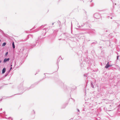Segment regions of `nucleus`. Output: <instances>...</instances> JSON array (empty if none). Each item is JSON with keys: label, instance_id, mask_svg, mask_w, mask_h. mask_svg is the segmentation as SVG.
Segmentation results:
<instances>
[{"label": "nucleus", "instance_id": "8", "mask_svg": "<svg viewBox=\"0 0 120 120\" xmlns=\"http://www.w3.org/2000/svg\"><path fill=\"white\" fill-rule=\"evenodd\" d=\"M105 32V30L104 29H101V34H102V35H103V34H104L103 35H104Z\"/></svg>", "mask_w": 120, "mask_h": 120}, {"label": "nucleus", "instance_id": "35", "mask_svg": "<svg viewBox=\"0 0 120 120\" xmlns=\"http://www.w3.org/2000/svg\"><path fill=\"white\" fill-rule=\"evenodd\" d=\"M90 112H88V114H90Z\"/></svg>", "mask_w": 120, "mask_h": 120}, {"label": "nucleus", "instance_id": "26", "mask_svg": "<svg viewBox=\"0 0 120 120\" xmlns=\"http://www.w3.org/2000/svg\"><path fill=\"white\" fill-rule=\"evenodd\" d=\"M32 36V35H30L29 36V35H28L27 36V37L28 38H29V36Z\"/></svg>", "mask_w": 120, "mask_h": 120}, {"label": "nucleus", "instance_id": "2", "mask_svg": "<svg viewBox=\"0 0 120 120\" xmlns=\"http://www.w3.org/2000/svg\"><path fill=\"white\" fill-rule=\"evenodd\" d=\"M110 102H109V103L108 104L106 105V106L108 107V106H109V108L110 109V111L111 110V109H114V108L113 107V106H112V105L113 104V103L112 102V101H109Z\"/></svg>", "mask_w": 120, "mask_h": 120}, {"label": "nucleus", "instance_id": "42", "mask_svg": "<svg viewBox=\"0 0 120 120\" xmlns=\"http://www.w3.org/2000/svg\"><path fill=\"white\" fill-rule=\"evenodd\" d=\"M71 26H72V22H71Z\"/></svg>", "mask_w": 120, "mask_h": 120}, {"label": "nucleus", "instance_id": "23", "mask_svg": "<svg viewBox=\"0 0 120 120\" xmlns=\"http://www.w3.org/2000/svg\"><path fill=\"white\" fill-rule=\"evenodd\" d=\"M35 46V44L34 45V44L33 45H31V46L32 48H33V47H34V46Z\"/></svg>", "mask_w": 120, "mask_h": 120}, {"label": "nucleus", "instance_id": "44", "mask_svg": "<svg viewBox=\"0 0 120 120\" xmlns=\"http://www.w3.org/2000/svg\"><path fill=\"white\" fill-rule=\"evenodd\" d=\"M53 24H54V23H52V25H53Z\"/></svg>", "mask_w": 120, "mask_h": 120}, {"label": "nucleus", "instance_id": "33", "mask_svg": "<svg viewBox=\"0 0 120 120\" xmlns=\"http://www.w3.org/2000/svg\"><path fill=\"white\" fill-rule=\"evenodd\" d=\"M118 57H119V56H117V60L118 59Z\"/></svg>", "mask_w": 120, "mask_h": 120}, {"label": "nucleus", "instance_id": "10", "mask_svg": "<svg viewBox=\"0 0 120 120\" xmlns=\"http://www.w3.org/2000/svg\"><path fill=\"white\" fill-rule=\"evenodd\" d=\"M112 65H110L109 64V62H108L107 64H106V66H105V68H108L109 67H110L112 66Z\"/></svg>", "mask_w": 120, "mask_h": 120}, {"label": "nucleus", "instance_id": "21", "mask_svg": "<svg viewBox=\"0 0 120 120\" xmlns=\"http://www.w3.org/2000/svg\"><path fill=\"white\" fill-rule=\"evenodd\" d=\"M8 119L9 120H12V118H11L10 117H9L8 118Z\"/></svg>", "mask_w": 120, "mask_h": 120}, {"label": "nucleus", "instance_id": "1", "mask_svg": "<svg viewBox=\"0 0 120 120\" xmlns=\"http://www.w3.org/2000/svg\"><path fill=\"white\" fill-rule=\"evenodd\" d=\"M44 25H42L39 28V30L41 29V30H42V35L43 36L45 35L46 33L49 30L48 28H44Z\"/></svg>", "mask_w": 120, "mask_h": 120}, {"label": "nucleus", "instance_id": "45", "mask_svg": "<svg viewBox=\"0 0 120 120\" xmlns=\"http://www.w3.org/2000/svg\"><path fill=\"white\" fill-rule=\"evenodd\" d=\"M1 41V40L0 39V42Z\"/></svg>", "mask_w": 120, "mask_h": 120}, {"label": "nucleus", "instance_id": "50", "mask_svg": "<svg viewBox=\"0 0 120 120\" xmlns=\"http://www.w3.org/2000/svg\"><path fill=\"white\" fill-rule=\"evenodd\" d=\"M45 73H44V75H45Z\"/></svg>", "mask_w": 120, "mask_h": 120}, {"label": "nucleus", "instance_id": "24", "mask_svg": "<svg viewBox=\"0 0 120 120\" xmlns=\"http://www.w3.org/2000/svg\"><path fill=\"white\" fill-rule=\"evenodd\" d=\"M59 60L58 59L57 61V65H58V63L59 61Z\"/></svg>", "mask_w": 120, "mask_h": 120}, {"label": "nucleus", "instance_id": "5", "mask_svg": "<svg viewBox=\"0 0 120 120\" xmlns=\"http://www.w3.org/2000/svg\"><path fill=\"white\" fill-rule=\"evenodd\" d=\"M85 62L83 61L82 63H81L80 66L82 68H84L86 67V65L85 63Z\"/></svg>", "mask_w": 120, "mask_h": 120}, {"label": "nucleus", "instance_id": "13", "mask_svg": "<svg viewBox=\"0 0 120 120\" xmlns=\"http://www.w3.org/2000/svg\"><path fill=\"white\" fill-rule=\"evenodd\" d=\"M12 46L13 49H15V45L14 44V42H12Z\"/></svg>", "mask_w": 120, "mask_h": 120}, {"label": "nucleus", "instance_id": "9", "mask_svg": "<svg viewBox=\"0 0 120 120\" xmlns=\"http://www.w3.org/2000/svg\"><path fill=\"white\" fill-rule=\"evenodd\" d=\"M10 60V58H5L3 62L4 63H6L7 61H9Z\"/></svg>", "mask_w": 120, "mask_h": 120}, {"label": "nucleus", "instance_id": "51", "mask_svg": "<svg viewBox=\"0 0 120 120\" xmlns=\"http://www.w3.org/2000/svg\"><path fill=\"white\" fill-rule=\"evenodd\" d=\"M104 109H105V108H104Z\"/></svg>", "mask_w": 120, "mask_h": 120}, {"label": "nucleus", "instance_id": "7", "mask_svg": "<svg viewBox=\"0 0 120 120\" xmlns=\"http://www.w3.org/2000/svg\"><path fill=\"white\" fill-rule=\"evenodd\" d=\"M88 33L89 34L93 35H94L96 34L95 32L93 31H91L90 32H88Z\"/></svg>", "mask_w": 120, "mask_h": 120}, {"label": "nucleus", "instance_id": "39", "mask_svg": "<svg viewBox=\"0 0 120 120\" xmlns=\"http://www.w3.org/2000/svg\"><path fill=\"white\" fill-rule=\"evenodd\" d=\"M59 39V40H61V39Z\"/></svg>", "mask_w": 120, "mask_h": 120}, {"label": "nucleus", "instance_id": "12", "mask_svg": "<svg viewBox=\"0 0 120 120\" xmlns=\"http://www.w3.org/2000/svg\"><path fill=\"white\" fill-rule=\"evenodd\" d=\"M39 81H38L35 82L34 84H32L31 86V87L34 86L36 84H37L39 82Z\"/></svg>", "mask_w": 120, "mask_h": 120}, {"label": "nucleus", "instance_id": "43", "mask_svg": "<svg viewBox=\"0 0 120 120\" xmlns=\"http://www.w3.org/2000/svg\"><path fill=\"white\" fill-rule=\"evenodd\" d=\"M1 61L0 60V62L1 63Z\"/></svg>", "mask_w": 120, "mask_h": 120}, {"label": "nucleus", "instance_id": "6", "mask_svg": "<svg viewBox=\"0 0 120 120\" xmlns=\"http://www.w3.org/2000/svg\"><path fill=\"white\" fill-rule=\"evenodd\" d=\"M23 83H21L20 86H19V89L20 90H23Z\"/></svg>", "mask_w": 120, "mask_h": 120}, {"label": "nucleus", "instance_id": "49", "mask_svg": "<svg viewBox=\"0 0 120 120\" xmlns=\"http://www.w3.org/2000/svg\"><path fill=\"white\" fill-rule=\"evenodd\" d=\"M94 30V31H95V30H94H94Z\"/></svg>", "mask_w": 120, "mask_h": 120}, {"label": "nucleus", "instance_id": "15", "mask_svg": "<svg viewBox=\"0 0 120 120\" xmlns=\"http://www.w3.org/2000/svg\"><path fill=\"white\" fill-rule=\"evenodd\" d=\"M67 104H68L67 103L66 104H65V105H64L63 106H62V108H65L66 107V106L67 105Z\"/></svg>", "mask_w": 120, "mask_h": 120}, {"label": "nucleus", "instance_id": "17", "mask_svg": "<svg viewBox=\"0 0 120 120\" xmlns=\"http://www.w3.org/2000/svg\"><path fill=\"white\" fill-rule=\"evenodd\" d=\"M85 25V24H84L83 25H79V26H78V27H82L83 25Z\"/></svg>", "mask_w": 120, "mask_h": 120}, {"label": "nucleus", "instance_id": "52", "mask_svg": "<svg viewBox=\"0 0 120 120\" xmlns=\"http://www.w3.org/2000/svg\"><path fill=\"white\" fill-rule=\"evenodd\" d=\"M22 94V93L21 94Z\"/></svg>", "mask_w": 120, "mask_h": 120}, {"label": "nucleus", "instance_id": "14", "mask_svg": "<svg viewBox=\"0 0 120 120\" xmlns=\"http://www.w3.org/2000/svg\"><path fill=\"white\" fill-rule=\"evenodd\" d=\"M91 87L93 88H94V86L93 84V82H91Z\"/></svg>", "mask_w": 120, "mask_h": 120}, {"label": "nucleus", "instance_id": "18", "mask_svg": "<svg viewBox=\"0 0 120 120\" xmlns=\"http://www.w3.org/2000/svg\"><path fill=\"white\" fill-rule=\"evenodd\" d=\"M6 42H5L2 45V46H5L6 45Z\"/></svg>", "mask_w": 120, "mask_h": 120}, {"label": "nucleus", "instance_id": "11", "mask_svg": "<svg viewBox=\"0 0 120 120\" xmlns=\"http://www.w3.org/2000/svg\"><path fill=\"white\" fill-rule=\"evenodd\" d=\"M6 70V68H4L2 70V73L4 74Z\"/></svg>", "mask_w": 120, "mask_h": 120}, {"label": "nucleus", "instance_id": "40", "mask_svg": "<svg viewBox=\"0 0 120 120\" xmlns=\"http://www.w3.org/2000/svg\"><path fill=\"white\" fill-rule=\"evenodd\" d=\"M76 29L77 30H78V29H79V28H76Z\"/></svg>", "mask_w": 120, "mask_h": 120}, {"label": "nucleus", "instance_id": "19", "mask_svg": "<svg viewBox=\"0 0 120 120\" xmlns=\"http://www.w3.org/2000/svg\"><path fill=\"white\" fill-rule=\"evenodd\" d=\"M9 72L8 71V72L6 73V74L5 76V77H6L7 75Z\"/></svg>", "mask_w": 120, "mask_h": 120}, {"label": "nucleus", "instance_id": "34", "mask_svg": "<svg viewBox=\"0 0 120 120\" xmlns=\"http://www.w3.org/2000/svg\"><path fill=\"white\" fill-rule=\"evenodd\" d=\"M2 110V108H1V109H0V111H1V110Z\"/></svg>", "mask_w": 120, "mask_h": 120}, {"label": "nucleus", "instance_id": "20", "mask_svg": "<svg viewBox=\"0 0 120 120\" xmlns=\"http://www.w3.org/2000/svg\"><path fill=\"white\" fill-rule=\"evenodd\" d=\"M35 42L36 43H39V41L38 40V39Z\"/></svg>", "mask_w": 120, "mask_h": 120}, {"label": "nucleus", "instance_id": "4", "mask_svg": "<svg viewBox=\"0 0 120 120\" xmlns=\"http://www.w3.org/2000/svg\"><path fill=\"white\" fill-rule=\"evenodd\" d=\"M86 27L87 28H86L82 29V30L84 31H87L91 30V28L89 24H87Z\"/></svg>", "mask_w": 120, "mask_h": 120}, {"label": "nucleus", "instance_id": "28", "mask_svg": "<svg viewBox=\"0 0 120 120\" xmlns=\"http://www.w3.org/2000/svg\"><path fill=\"white\" fill-rule=\"evenodd\" d=\"M33 111L34 112H33V114H35V111L34 110H33Z\"/></svg>", "mask_w": 120, "mask_h": 120}, {"label": "nucleus", "instance_id": "25", "mask_svg": "<svg viewBox=\"0 0 120 120\" xmlns=\"http://www.w3.org/2000/svg\"><path fill=\"white\" fill-rule=\"evenodd\" d=\"M38 30H35L33 31L34 32H36L38 31Z\"/></svg>", "mask_w": 120, "mask_h": 120}, {"label": "nucleus", "instance_id": "41", "mask_svg": "<svg viewBox=\"0 0 120 120\" xmlns=\"http://www.w3.org/2000/svg\"><path fill=\"white\" fill-rule=\"evenodd\" d=\"M111 18V19H112V17H111V18Z\"/></svg>", "mask_w": 120, "mask_h": 120}, {"label": "nucleus", "instance_id": "30", "mask_svg": "<svg viewBox=\"0 0 120 120\" xmlns=\"http://www.w3.org/2000/svg\"><path fill=\"white\" fill-rule=\"evenodd\" d=\"M77 111L78 112H79V113H80V111H79V109H77Z\"/></svg>", "mask_w": 120, "mask_h": 120}, {"label": "nucleus", "instance_id": "37", "mask_svg": "<svg viewBox=\"0 0 120 120\" xmlns=\"http://www.w3.org/2000/svg\"><path fill=\"white\" fill-rule=\"evenodd\" d=\"M66 34V33H65V34L64 33V34H63L64 35L65 34Z\"/></svg>", "mask_w": 120, "mask_h": 120}, {"label": "nucleus", "instance_id": "3", "mask_svg": "<svg viewBox=\"0 0 120 120\" xmlns=\"http://www.w3.org/2000/svg\"><path fill=\"white\" fill-rule=\"evenodd\" d=\"M94 16L95 18L97 19H99L101 17L100 14L98 13H95Z\"/></svg>", "mask_w": 120, "mask_h": 120}, {"label": "nucleus", "instance_id": "16", "mask_svg": "<svg viewBox=\"0 0 120 120\" xmlns=\"http://www.w3.org/2000/svg\"><path fill=\"white\" fill-rule=\"evenodd\" d=\"M11 66V67L10 68V69L8 71V72H9L10 71V70L11 69H12V67H11L12 66V64H11V65H10Z\"/></svg>", "mask_w": 120, "mask_h": 120}, {"label": "nucleus", "instance_id": "48", "mask_svg": "<svg viewBox=\"0 0 120 120\" xmlns=\"http://www.w3.org/2000/svg\"><path fill=\"white\" fill-rule=\"evenodd\" d=\"M39 70L38 71V72H39Z\"/></svg>", "mask_w": 120, "mask_h": 120}, {"label": "nucleus", "instance_id": "29", "mask_svg": "<svg viewBox=\"0 0 120 120\" xmlns=\"http://www.w3.org/2000/svg\"><path fill=\"white\" fill-rule=\"evenodd\" d=\"M96 43H97V42H93V43H92L91 44L92 45V44H94V43L96 44Z\"/></svg>", "mask_w": 120, "mask_h": 120}, {"label": "nucleus", "instance_id": "47", "mask_svg": "<svg viewBox=\"0 0 120 120\" xmlns=\"http://www.w3.org/2000/svg\"><path fill=\"white\" fill-rule=\"evenodd\" d=\"M102 64L101 63V65H102Z\"/></svg>", "mask_w": 120, "mask_h": 120}, {"label": "nucleus", "instance_id": "36", "mask_svg": "<svg viewBox=\"0 0 120 120\" xmlns=\"http://www.w3.org/2000/svg\"><path fill=\"white\" fill-rule=\"evenodd\" d=\"M108 100H106V102H108Z\"/></svg>", "mask_w": 120, "mask_h": 120}, {"label": "nucleus", "instance_id": "27", "mask_svg": "<svg viewBox=\"0 0 120 120\" xmlns=\"http://www.w3.org/2000/svg\"><path fill=\"white\" fill-rule=\"evenodd\" d=\"M14 64H15V65H14V67H15V64H16V61H14Z\"/></svg>", "mask_w": 120, "mask_h": 120}, {"label": "nucleus", "instance_id": "38", "mask_svg": "<svg viewBox=\"0 0 120 120\" xmlns=\"http://www.w3.org/2000/svg\"><path fill=\"white\" fill-rule=\"evenodd\" d=\"M83 111H85V110L84 109H83Z\"/></svg>", "mask_w": 120, "mask_h": 120}, {"label": "nucleus", "instance_id": "32", "mask_svg": "<svg viewBox=\"0 0 120 120\" xmlns=\"http://www.w3.org/2000/svg\"><path fill=\"white\" fill-rule=\"evenodd\" d=\"M84 76L85 77H86V75L85 74L84 75Z\"/></svg>", "mask_w": 120, "mask_h": 120}, {"label": "nucleus", "instance_id": "46", "mask_svg": "<svg viewBox=\"0 0 120 120\" xmlns=\"http://www.w3.org/2000/svg\"><path fill=\"white\" fill-rule=\"evenodd\" d=\"M88 63H89V62H88Z\"/></svg>", "mask_w": 120, "mask_h": 120}, {"label": "nucleus", "instance_id": "31", "mask_svg": "<svg viewBox=\"0 0 120 120\" xmlns=\"http://www.w3.org/2000/svg\"><path fill=\"white\" fill-rule=\"evenodd\" d=\"M59 59H62V58L61 57V56H60L59 58Z\"/></svg>", "mask_w": 120, "mask_h": 120}, {"label": "nucleus", "instance_id": "22", "mask_svg": "<svg viewBox=\"0 0 120 120\" xmlns=\"http://www.w3.org/2000/svg\"><path fill=\"white\" fill-rule=\"evenodd\" d=\"M8 52H7L6 53L5 55V56H6L8 55Z\"/></svg>", "mask_w": 120, "mask_h": 120}, {"label": "nucleus", "instance_id": "53", "mask_svg": "<svg viewBox=\"0 0 120 120\" xmlns=\"http://www.w3.org/2000/svg\"><path fill=\"white\" fill-rule=\"evenodd\" d=\"M0 30H1L0 29Z\"/></svg>", "mask_w": 120, "mask_h": 120}]
</instances>
